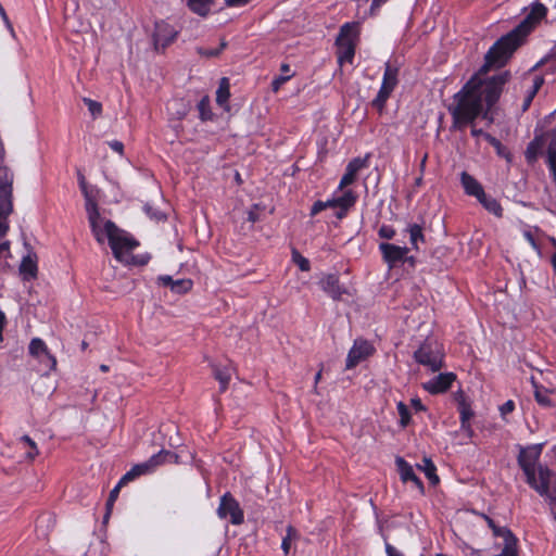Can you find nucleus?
Segmentation results:
<instances>
[{"mask_svg": "<svg viewBox=\"0 0 556 556\" xmlns=\"http://www.w3.org/2000/svg\"><path fill=\"white\" fill-rule=\"evenodd\" d=\"M326 210V205H324V201H316L311 207V216H315Z\"/></svg>", "mask_w": 556, "mask_h": 556, "instance_id": "obj_54", "label": "nucleus"}, {"mask_svg": "<svg viewBox=\"0 0 556 556\" xmlns=\"http://www.w3.org/2000/svg\"><path fill=\"white\" fill-rule=\"evenodd\" d=\"M543 84H544V78L542 76H535L534 77L533 86H532L531 90L529 91V93L527 94V97L523 100V105H522L523 111L528 110V108L530 106L532 100L534 99L535 94L539 92V90L541 89Z\"/></svg>", "mask_w": 556, "mask_h": 556, "instance_id": "obj_38", "label": "nucleus"}, {"mask_svg": "<svg viewBox=\"0 0 556 556\" xmlns=\"http://www.w3.org/2000/svg\"><path fill=\"white\" fill-rule=\"evenodd\" d=\"M216 0H188L187 7L188 9L201 16L206 17L211 12V7L215 3Z\"/></svg>", "mask_w": 556, "mask_h": 556, "instance_id": "obj_21", "label": "nucleus"}, {"mask_svg": "<svg viewBox=\"0 0 556 556\" xmlns=\"http://www.w3.org/2000/svg\"><path fill=\"white\" fill-rule=\"evenodd\" d=\"M230 98V84L227 77H223L219 80L218 88L216 90V103L224 108L227 105Z\"/></svg>", "mask_w": 556, "mask_h": 556, "instance_id": "obj_25", "label": "nucleus"}, {"mask_svg": "<svg viewBox=\"0 0 556 556\" xmlns=\"http://www.w3.org/2000/svg\"><path fill=\"white\" fill-rule=\"evenodd\" d=\"M177 34L178 33L168 23L164 21L156 22L153 34L155 49H159V47L163 49L168 47L176 39Z\"/></svg>", "mask_w": 556, "mask_h": 556, "instance_id": "obj_11", "label": "nucleus"}, {"mask_svg": "<svg viewBox=\"0 0 556 556\" xmlns=\"http://www.w3.org/2000/svg\"><path fill=\"white\" fill-rule=\"evenodd\" d=\"M378 235L382 239L391 240L395 236V230L392 226L382 225L378 230Z\"/></svg>", "mask_w": 556, "mask_h": 556, "instance_id": "obj_49", "label": "nucleus"}, {"mask_svg": "<svg viewBox=\"0 0 556 556\" xmlns=\"http://www.w3.org/2000/svg\"><path fill=\"white\" fill-rule=\"evenodd\" d=\"M395 465L401 480L406 482H413L420 494L425 493V486L419 477L416 476L413 466L407 463L403 457L396 456Z\"/></svg>", "mask_w": 556, "mask_h": 556, "instance_id": "obj_13", "label": "nucleus"}, {"mask_svg": "<svg viewBox=\"0 0 556 556\" xmlns=\"http://www.w3.org/2000/svg\"><path fill=\"white\" fill-rule=\"evenodd\" d=\"M410 404L414 407V409L417 412L426 410V406L422 404V402L419 397L412 399Z\"/></svg>", "mask_w": 556, "mask_h": 556, "instance_id": "obj_62", "label": "nucleus"}, {"mask_svg": "<svg viewBox=\"0 0 556 556\" xmlns=\"http://www.w3.org/2000/svg\"><path fill=\"white\" fill-rule=\"evenodd\" d=\"M387 556H404L399 549L386 541L384 544Z\"/></svg>", "mask_w": 556, "mask_h": 556, "instance_id": "obj_57", "label": "nucleus"}, {"mask_svg": "<svg viewBox=\"0 0 556 556\" xmlns=\"http://www.w3.org/2000/svg\"><path fill=\"white\" fill-rule=\"evenodd\" d=\"M299 536H300V534H299L298 530L293 526L289 525L287 527V533L283 536L282 542H281V548L286 555L289 554V552H290L291 542L298 540Z\"/></svg>", "mask_w": 556, "mask_h": 556, "instance_id": "obj_39", "label": "nucleus"}, {"mask_svg": "<svg viewBox=\"0 0 556 556\" xmlns=\"http://www.w3.org/2000/svg\"><path fill=\"white\" fill-rule=\"evenodd\" d=\"M43 366L46 372H49L51 370H54L56 367V359L55 357L48 351H46L41 357H36Z\"/></svg>", "mask_w": 556, "mask_h": 556, "instance_id": "obj_45", "label": "nucleus"}, {"mask_svg": "<svg viewBox=\"0 0 556 556\" xmlns=\"http://www.w3.org/2000/svg\"><path fill=\"white\" fill-rule=\"evenodd\" d=\"M250 0H225L226 7L229 8H240L248 4Z\"/></svg>", "mask_w": 556, "mask_h": 556, "instance_id": "obj_59", "label": "nucleus"}, {"mask_svg": "<svg viewBox=\"0 0 556 556\" xmlns=\"http://www.w3.org/2000/svg\"><path fill=\"white\" fill-rule=\"evenodd\" d=\"M484 139L495 149L496 154L500 157L505 159L508 163L513 161V154L510 153L508 148L502 144V142L497 138L493 137L490 134H484Z\"/></svg>", "mask_w": 556, "mask_h": 556, "instance_id": "obj_27", "label": "nucleus"}, {"mask_svg": "<svg viewBox=\"0 0 556 556\" xmlns=\"http://www.w3.org/2000/svg\"><path fill=\"white\" fill-rule=\"evenodd\" d=\"M511 73L503 71L483 80H468L454 94V105L448 106L452 115V129L463 130L467 124H472L483 111V102L491 110L500 100L504 86L510 80Z\"/></svg>", "mask_w": 556, "mask_h": 556, "instance_id": "obj_1", "label": "nucleus"}, {"mask_svg": "<svg viewBox=\"0 0 556 556\" xmlns=\"http://www.w3.org/2000/svg\"><path fill=\"white\" fill-rule=\"evenodd\" d=\"M356 200L357 194L353 190H345L341 195L336 197L337 207L351 208L352 206H354Z\"/></svg>", "mask_w": 556, "mask_h": 556, "instance_id": "obj_34", "label": "nucleus"}, {"mask_svg": "<svg viewBox=\"0 0 556 556\" xmlns=\"http://www.w3.org/2000/svg\"><path fill=\"white\" fill-rule=\"evenodd\" d=\"M174 457V454L166 450H161L159 453L152 455L146 464L148 465V468L152 472L156 467L165 464L168 462L169 458Z\"/></svg>", "mask_w": 556, "mask_h": 556, "instance_id": "obj_29", "label": "nucleus"}, {"mask_svg": "<svg viewBox=\"0 0 556 556\" xmlns=\"http://www.w3.org/2000/svg\"><path fill=\"white\" fill-rule=\"evenodd\" d=\"M5 325H7L5 314L2 311H0V342L3 341V333H2V331H3L4 327H5Z\"/></svg>", "mask_w": 556, "mask_h": 556, "instance_id": "obj_63", "label": "nucleus"}, {"mask_svg": "<svg viewBox=\"0 0 556 556\" xmlns=\"http://www.w3.org/2000/svg\"><path fill=\"white\" fill-rule=\"evenodd\" d=\"M88 220L96 240L100 244H103L104 238L106 237L114 257L121 263H128L124 251H134L139 245V242L128 232L119 229L115 223L110 219L104 222V227L101 229V215L94 216L93 218H88Z\"/></svg>", "mask_w": 556, "mask_h": 556, "instance_id": "obj_4", "label": "nucleus"}, {"mask_svg": "<svg viewBox=\"0 0 556 556\" xmlns=\"http://www.w3.org/2000/svg\"><path fill=\"white\" fill-rule=\"evenodd\" d=\"M13 212V202L5 201L0 203V239L9 231L8 217Z\"/></svg>", "mask_w": 556, "mask_h": 556, "instance_id": "obj_23", "label": "nucleus"}, {"mask_svg": "<svg viewBox=\"0 0 556 556\" xmlns=\"http://www.w3.org/2000/svg\"><path fill=\"white\" fill-rule=\"evenodd\" d=\"M368 160L355 157L349 162L345 168V173L343 174L339 189H343L344 187L353 184L356 179L358 172L365 167H367Z\"/></svg>", "mask_w": 556, "mask_h": 556, "instance_id": "obj_15", "label": "nucleus"}, {"mask_svg": "<svg viewBox=\"0 0 556 556\" xmlns=\"http://www.w3.org/2000/svg\"><path fill=\"white\" fill-rule=\"evenodd\" d=\"M97 192H98V190L94 187L88 186V188H87L88 195H84L85 200H86V212H87L88 218H93L94 216L100 215L97 200H96Z\"/></svg>", "mask_w": 556, "mask_h": 556, "instance_id": "obj_24", "label": "nucleus"}, {"mask_svg": "<svg viewBox=\"0 0 556 556\" xmlns=\"http://www.w3.org/2000/svg\"><path fill=\"white\" fill-rule=\"evenodd\" d=\"M460 185L467 195L475 197L478 199L483 195L484 189L482 185L469 173H460Z\"/></svg>", "mask_w": 556, "mask_h": 556, "instance_id": "obj_17", "label": "nucleus"}, {"mask_svg": "<svg viewBox=\"0 0 556 556\" xmlns=\"http://www.w3.org/2000/svg\"><path fill=\"white\" fill-rule=\"evenodd\" d=\"M397 76L399 67L393 65L391 62H387L384 66L381 87H386L387 89L393 91L396 85L399 84Z\"/></svg>", "mask_w": 556, "mask_h": 556, "instance_id": "obj_20", "label": "nucleus"}, {"mask_svg": "<svg viewBox=\"0 0 556 556\" xmlns=\"http://www.w3.org/2000/svg\"><path fill=\"white\" fill-rule=\"evenodd\" d=\"M109 146H110V148H111L113 151H115V152H117V153H119V154H123V152H124V144H123V142H122V141L113 140V141H110V142H109Z\"/></svg>", "mask_w": 556, "mask_h": 556, "instance_id": "obj_60", "label": "nucleus"}, {"mask_svg": "<svg viewBox=\"0 0 556 556\" xmlns=\"http://www.w3.org/2000/svg\"><path fill=\"white\" fill-rule=\"evenodd\" d=\"M549 60H554L555 61V65H554L553 70L556 71V50L552 51L549 54H547L545 58H543L539 63H536L534 68L540 67L541 65L545 64Z\"/></svg>", "mask_w": 556, "mask_h": 556, "instance_id": "obj_58", "label": "nucleus"}, {"mask_svg": "<svg viewBox=\"0 0 556 556\" xmlns=\"http://www.w3.org/2000/svg\"><path fill=\"white\" fill-rule=\"evenodd\" d=\"M547 12L545 4L539 1L531 3L530 11L523 20L489 49L479 73L484 75L492 67L505 66L514 53L527 42L529 35L546 18Z\"/></svg>", "mask_w": 556, "mask_h": 556, "instance_id": "obj_2", "label": "nucleus"}, {"mask_svg": "<svg viewBox=\"0 0 556 556\" xmlns=\"http://www.w3.org/2000/svg\"><path fill=\"white\" fill-rule=\"evenodd\" d=\"M547 166L553 175V179L556 182V135H553L547 146Z\"/></svg>", "mask_w": 556, "mask_h": 556, "instance_id": "obj_31", "label": "nucleus"}, {"mask_svg": "<svg viewBox=\"0 0 556 556\" xmlns=\"http://www.w3.org/2000/svg\"><path fill=\"white\" fill-rule=\"evenodd\" d=\"M21 440H22L23 442H25L27 445H30V450L27 452V454H26V455H27V457H28L29 459H34V458H35V456L38 454V448H37L36 443H35V442L31 440V438H30V437H28V435H23V437L21 438Z\"/></svg>", "mask_w": 556, "mask_h": 556, "instance_id": "obj_50", "label": "nucleus"}, {"mask_svg": "<svg viewBox=\"0 0 556 556\" xmlns=\"http://www.w3.org/2000/svg\"><path fill=\"white\" fill-rule=\"evenodd\" d=\"M217 515L222 519L229 516L230 522L236 526L241 525L244 520L243 510L241 509L238 501L229 492L220 497Z\"/></svg>", "mask_w": 556, "mask_h": 556, "instance_id": "obj_7", "label": "nucleus"}, {"mask_svg": "<svg viewBox=\"0 0 556 556\" xmlns=\"http://www.w3.org/2000/svg\"><path fill=\"white\" fill-rule=\"evenodd\" d=\"M83 101L87 105L93 118H97L102 114V104L100 102L92 100L90 98H84Z\"/></svg>", "mask_w": 556, "mask_h": 556, "instance_id": "obj_47", "label": "nucleus"}, {"mask_svg": "<svg viewBox=\"0 0 556 556\" xmlns=\"http://www.w3.org/2000/svg\"><path fill=\"white\" fill-rule=\"evenodd\" d=\"M143 211L153 220L161 222L166 219V215L150 203L143 205Z\"/></svg>", "mask_w": 556, "mask_h": 556, "instance_id": "obj_46", "label": "nucleus"}, {"mask_svg": "<svg viewBox=\"0 0 556 556\" xmlns=\"http://www.w3.org/2000/svg\"><path fill=\"white\" fill-rule=\"evenodd\" d=\"M227 46H228L227 41L225 39H222L219 48H217V49H206V48H203V47H198L197 48V53L200 54L201 56H205V58H216V56H218L222 53V51L224 49L227 48Z\"/></svg>", "mask_w": 556, "mask_h": 556, "instance_id": "obj_43", "label": "nucleus"}, {"mask_svg": "<svg viewBox=\"0 0 556 556\" xmlns=\"http://www.w3.org/2000/svg\"><path fill=\"white\" fill-rule=\"evenodd\" d=\"M28 350H29V354L34 357H41V355L48 351V348L46 345V343L39 339V338H34L30 343H29V346H28Z\"/></svg>", "mask_w": 556, "mask_h": 556, "instance_id": "obj_41", "label": "nucleus"}, {"mask_svg": "<svg viewBox=\"0 0 556 556\" xmlns=\"http://www.w3.org/2000/svg\"><path fill=\"white\" fill-rule=\"evenodd\" d=\"M542 444L519 445L517 464L522 470L527 484L541 496L549 495L552 470L540 463Z\"/></svg>", "mask_w": 556, "mask_h": 556, "instance_id": "obj_3", "label": "nucleus"}, {"mask_svg": "<svg viewBox=\"0 0 556 556\" xmlns=\"http://www.w3.org/2000/svg\"><path fill=\"white\" fill-rule=\"evenodd\" d=\"M477 200L489 213L495 215L496 217L503 216V207L495 198L483 192V195H480Z\"/></svg>", "mask_w": 556, "mask_h": 556, "instance_id": "obj_22", "label": "nucleus"}, {"mask_svg": "<svg viewBox=\"0 0 556 556\" xmlns=\"http://www.w3.org/2000/svg\"><path fill=\"white\" fill-rule=\"evenodd\" d=\"M126 485L125 483H122V480L118 481V483L111 490L110 494H109V497H108V501H106V514L104 516V521L109 518L110 514H111V509L115 503V501L117 500L118 497V494H119V491H121V488Z\"/></svg>", "mask_w": 556, "mask_h": 556, "instance_id": "obj_40", "label": "nucleus"}, {"mask_svg": "<svg viewBox=\"0 0 556 556\" xmlns=\"http://www.w3.org/2000/svg\"><path fill=\"white\" fill-rule=\"evenodd\" d=\"M280 72L281 74L276 76L271 81V89L275 92H277L283 84L294 76V73H291V68L288 63H282L280 65Z\"/></svg>", "mask_w": 556, "mask_h": 556, "instance_id": "obj_28", "label": "nucleus"}, {"mask_svg": "<svg viewBox=\"0 0 556 556\" xmlns=\"http://www.w3.org/2000/svg\"><path fill=\"white\" fill-rule=\"evenodd\" d=\"M151 472L150 469L148 468V465L144 463H141V464H137L135 465L134 467H131L130 470H128L122 478V483H125L127 484L128 482L135 480L136 478L142 476V475H146V473H149Z\"/></svg>", "mask_w": 556, "mask_h": 556, "instance_id": "obj_32", "label": "nucleus"}, {"mask_svg": "<svg viewBox=\"0 0 556 556\" xmlns=\"http://www.w3.org/2000/svg\"><path fill=\"white\" fill-rule=\"evenodd\" d=\"M379 251L381 252L383 261L389 265L390 268L396 266L405 258V254L408 253L407 247H400L388 242H381L379 244Z\"/></svg>", "mask_w": 556, "mask_h": 556, "instance_id": "obj_10", "label": "nucleus"}, {"mask_svg": "<svg viewBox=\"0 0 556 556\" xmlns=\"http://www.w3.org/2000/svg\"><path fill=\"white\" fill-rule=\"evenodd\" d=\"M0 16L2 17L3 22L5 23V25H7L10 29H12V25H11V23H10V21H9V17H8L7 13H5V10H4V8L2 7V4H1V3H0Z\"/></svg>", "mask_w": 556, "mask_h": 556, "instance_id": "obj_64", "label": "nucleus"}, {"mask_svg": "<svg viewBox=\"0 0 556 556\" xmlns=\"http://www.w3.org/2000/svg\"><path fill=\"white\" fill-rule=\"evenodd\" d=\"M396 408H397V413L400 415V426L402 428H406L412 420L409 409H408L407 405L404 404L403 402H399L396 405Z\"/></svg>", "mask_w": 556, "mask_h": 556, "instance_id": "obj_44", "label": "nucleus"}, {"mask_svg": "<svg viewBox=\"0 0 556 556\" xmlns=\"http://www.w3.org/2000/svg\"><path fill=\"white\" fill-rule=\"evenodd\" d=\"M20 273L23 276V280L29 281L37 278V255L35 253H28L22 258L20 264Z\"/></svg>", "mask_w": 556, "mask_h": 556, "instance_id": "obj_18", "label": "nucleus"}, {"mask_svg": "<svg viewBox=\"0 0 556 556\" xmlns=\"http://www.w3.org/2000/svg\"><path fill=\"white\" fill-rule=\"evenodd\" d=\"M213 375L215 379L219 382L220 392H225L228 388L230 381V369L226 366L220 367L218 365H213Z\"/></svg>", "mask_w": 556, "mask_h": 556, "instance_id": "obj_26", "label": "nucleus"}, {"mask_svg": "<svg viewBox=\"0 0 556 556\" xmlns=\"http://www.w3.org/2000/svg\"><path fill=\"white\" fill-rule=\"evenodd\" d=\"M482 516L485 519L488 526L491 528L494 536H498L501 533H503V531L508 529L507 527H500V526H497L494 522V520L492 518H490L489 516H486V515H482Z\"/></svg>", "mask_w": 556, "mask_h": 556, "instance_id": "obj_51", "label": "nucleus"}, {"mask_svg": "<svg viewBox=\"0 0 556 556\" xmlns=\"http://www.w3.org/2000/svg\"><path fill=\"white\" fill-rule=\"evenodd\" d=\"M358 37L359 24L357 22H348L340 27L336 38L337 56L340 64L353 62Z\"/></svg>", "mask_w": 556, "mask_h": 556, "instance_id": "obj_5", "label": "nucleus"}, {"mask_svg": "<svg viewBox=\"0 0 556 556\" xmlns=\"http://www.w3.org/2000/svg\"><path fill=\"white\" fill-rule=\"evenodd\" d=\"M523 237L531 244V247L533 249H535L536 251H540V245L538 244L533 233L530 230L525 231Z\"/></svg>", "mask_w": 556, "mask_h": 556, "instance_id": "obj_56", "label": "nucleus"}, {"mask_svg": "<svg viewBox=\"0 0 556 556\" xmlns=\"http://www.w3.org/2000/svg\"><path fill=\"white\" fill-rule=\"evenodd\" d=\"M456 375L453 372L439 374L433 377L430 381L424 384L425 390L431 394H439L447 391L453 381H455Z\"/></svg>", "mask_w": 556, "mask_h": 556, "instance_id": "obj_14", "label": "nucleus"}, {"mask_svg": "<svg viewBox=\"0 0 556 556\" xmlns=\"http://www.w3.org/2000/svg\"><path fill=\"white\" fill-rule=\"evenodd\" d=\"M414 359L435 372L444 365V353L438 342L427 340L414 352Z\"/></svg>", "mask_w": 556, "mask_h": 556, "instance_id": "obj_6", "label": "nucleus"}, {"mask_svg": "<svg viewBox=\"0 0 556 556\" xmlns=\"http://www.w3.org/2000/svg\"><path fill=\"white\" fill-rule=\"evenodd\" d=\"M392 92V90L387 89L386 87H380L376 98L371 101V105L381 112Z\"/></svg>", "mask_w": 556, "mask_h": 556, "instance_id": "obj_36", "label": "nucleus"}, {"mask_svg": "<svg viewBox=\"0 0 556 556\" xmlns=\"http://www.w3.org/2000/svg\"><path fill=\"white\" fill-rule=\"evenodd\" d=\"M407 231L409 232V241L415 249H418L419 242H425V236L422 232V227L417 224H412L407 227Z\"/></svg>", "mask_w": 556, "mask_h": 556, "instance_id": "obj_37", "label": "nucleus"}, {"mask_svg": "<svg viewBox=\"0 0 556 556\" xmlns=\"http://www.w3.org/2000/svg\"><path fill=\"white\" fill-rule=\"evenodd\" d=\"M375 353L374 345L365 339H356L346 357L345 369H352Z\"/></svg>", "mask_w": 556, "mask_h": 556, "instance_id": "obj_8", "label": "nucleus"}, {"mask_svg": "<svg viewBox=\"0 0 556 556\" xmlns=\"http://www.w3.org/2000/svg\"><path fill=\"white\" fill-rule=\"evenodd\" d=\"M455 400L458 404L460 428L471 434L472 430L469 420L473 416V412L471 409L470 403L466 400L463 392L457 393Z\"/></svg>", "mask_w": 556, "mask_h": 556, "instance_id": "obj_16", "label": "nucleus"}, {"mask_svg": "<svg viewBox=\"0 0 556 556\" xmlns=\"http://www.w3.org/2000/svg\"><path fill=\"white\" fill-rule=\"evenodd\" d=\"M199 118L202 122H207L213 119V112L211 110V100L208 96H203L199 101L198 105Z\"/></svg>", "mask_w": 556, "mask_h": 556, "instance_id": "obj_33", "label": "nucleus"}, {"mask_svg": "<svg viewBox=\"0 0 556 556\" xmlns=\"http://www.w3.org/2000/svg\"><path fill=\"white\" fill-rule=\"evenodd\" d=\"M124 254L126 255L127 260H128V265H146L148 263V258L144 257V256H141V257H137V256H134V255H130V252H126L124 251Z\"/></svg>", "mask_w": 556, "mask_h": 556, "instance_id": "obj_52", "label": "nucleus"}, {"mask_svg": "<svg viewBox=\"0 0 556 556\" xmlns=\"http://www.w3.org/2000/svg\"><path fill=\"white\" fill-rule=\"evenodd\" d=\"M515 409V403L511 400L506 401L503 405L500 406L501 416L503 418L506 417V415L513 413Z\"/></svg>", "mask_w": 556, "mask_h": 556, "instance_id": "obj_53", "label": "nucleus"}, {"mask_svg": "<svg viewBox=\"0 0 556 556\" xmlns=\"http://www.w3.org/2000/svg\"><path fill=\"white\" fill-rule=\"evenodd\" d=\"M77 178H78L79 188H80L83 194L88 195L87 194L88 185H87L84 174L79 169L77 170Z\"/></svg>", "mask_w": 556, "mask_h": 556, "instance_id": "obj_55", "label": "nucleus"}, {"mask_svg": "<svg viewBox=\"0 0 556 556\" xmlns=\"http://www.w3.org/2000/svg\"><path fill=\"white\" fill-rule=\"evenodd\" d=\"M497 538L503 540L504 547L500 554L494 556H518V539L509 529L503 531Z\"/></svg>", "mask_w": 556, "mask_h": 556, "instance_id": "obj_19", "label": "nucleus"}, {"mask_svg": "<svg viewBox=\"0 0 556 556\" xmlns=\"http://www.w3.org/2000/svg\"><path fill=\"white\" fill-rule=\"evenodd\" d=\"M424 465H418L417 468L422 470L432 485L439 483L440 479L437 475V467L430 458H424Z\"/></svg>", "mask_w": 556, "mask_h": 556, "instance_id": "obj_30", "label": "nucleus"}, {"mask_svg": "<svg viewBox=\"0 0 556 556\" xmlns=\"http://www.w3.org/2000/svg\"><path fill=\"white\" fill-rule=\"evenodd\" d=\"M318 285L333 301H340L342 295L346 293L345 287L340 283L339 277L336 274L323 276Z\"/></svg>", "mask_w": 556, "mask_h": 556, "instance_id": "obj_12", "label": "nucleus"}, {"mask_svg": "<svg viewBox=\"0 0 556 556\" xmlns=\"http://www.w3.org/2000/svg\"><path fill=\"white\" fill-rule=\"evenodd\" d=\"M193 287V281L191 279H178L175 280L172 285V292L176 294H185L189 292Z\"/></svg>", "mask_w": 556, "mask_h": 556, "instance_id": "obj_42", "label": "nucleus"}, {"mask_svg": "<svg viewBox=\"0 0 556 556\" xmlns=\"http://www.w3.org/2000/svg\"><path fill=\"white\" fill-rule=\"evenodd\" d=\"M157 280H159V283H160V285H162V286H164V287H169V289H172V285H173V283H174V281H175V280H174L170 276H168V275L160 276V277L157 278Z\"/></svg>", "mask_w": 556, "mask_h": 556, "instance_id": "obj_61", "label": "nucleus"}, {"mask_svg": "<svg viewBox=\"0 0 556 556\" xmlns=\"http://www.w3.org/2000/svg\"><path fill=\"white\" fill-rule=\"evenodd\" d=\"M556 132H543L541 135H535L534 139L528 143V147L525 152V157L528 164L533 165L538 157L542 154L543 148L545 144L548 146L551 138Z\"/></svg>", "mask_w": 556, "mask_h": 556, "instance_id": "obj_9", "label": "nucleus"}, {"mask_svg": "<svg viewBox=\"0 0 556 556\" xmlns=\"http://www.w3.org/2000/svg\"><path fill=\"white\" fill-rule=\"evenodd\" d=\"M292 261L299 266L302 271H308L311 269L309 261L301 255L295 249L292 251Z\"/></svg>", "mask_w": 556, "mask_h": 556, "instance_id": "obj_48", "label": "nucleus"}, {"mask_svg": "<svg viewBox=\"0 0 556 556\" xmlns=\"http://www.w3.org/2000/svg\"><path fill=\"white\" fill-rule=\"evenodd\" d=\"M534 386V397H535V401L542 406V407H545V408H548V407H552L554 406L549 395H548V390L547 389H544L542 387H539L538 384L533 383Z\"/></svg>", "mask_w": 556, "mask_h": 556, "instance_id": "obj_35", "label": "nucleus"}]
</instances>
